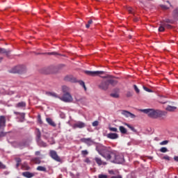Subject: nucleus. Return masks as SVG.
I'll return each instance as SVG.
<instances>
[{"instance_id": "nucleus-20", "label": "nucleus", "mask_w": 178, "mask_h": 178, "mask_svg": "<svg viewBox=\"0 0 178 178\" xmlns=\"http://www.w3.org/2000/svg\"><path fill=\"white\" fill-rule=\"evenodd\" d=\"M46 122L48 123V124L52 126V127H56V124L53 121L52 119L47 118H46Z\"/></svg>"}, {"instance_id": "nucleus-27", "label": "nucleus", "mask_w": 178, "mask_h": 178, "mask_svg": "<svg viewBox=\"0 0 178 178\" xmlns=\"http://www.w3.org/2000/svg\"><path fill=\"white\" fill-rule=\"evenodd\" d=\"M159 31L160 32L165 31V26L163 25V22H161L160 26L159 28Z\"/></svg>"}, {"instance_id": "nucleus-9", "label": "nucleus", "mask_w": 178, "mask_h": 178, "mask_svg": "<svg viewBox=\"0 0 178 178\" xmlns=\"http://www.w3.org/2000/svg\"><path fill=\"white\" fill-rule=\"evenodd\" d=\"M121 113L123 115V116H125V118H131V119H135V118H136V115L128 111L123 110L122 111Z\"/></svg>"}, {"instance_id": "nucleus-14", "label": "nucleus", "mask_w": 178, "mask_h": 178, "mask_svg": "<svg viewBox=\"0 0 178 178\" xmlns=\"http://www.w3.org/2000/svg\"><path fill=\"white\" fill-rule=\"evenodd\" d=\"M64 80L65 81L76 82V79L72 75H67L65 76Z\"/></svg>"}, {"instance_id": "nucleus-64", "label": "nucleus", "mask_w": 178, "mask_h": 178, "mask_svg": "<svg viewBox=\"0 0 178 178\" xmlns=\"http://www.w3.org/2000/svg\"><path fill=\"white\" fill-rule=\"evenodd\" d=\"M134 21H135V22H138V19H134Z\"/></svg>"}, {"instance_id": "nucleus-63", "label": "nucleus", "mask_w": 178, "mask_h": 178, "mask_svg": "<svg viewBox=\"0 0 178 178\" xmlns=\"http://www.w3.org/2000/svg\"><path fill=\"white\" fill-rule=\"evenodd\" d=\"M2 60H3V58H0V63L1 62Z\"/></svg>"}, {"instance_id": "nucleus-59", "label": "nucleus", "mask_w": 178, "mask_h": 178, "mask_svg": "<svg viewBox=\"0 0 178 178\" xmlns=\"http://www.w3.org/2000/svg\"><path fill=\"white\" fill-rule=\"evenodd\" d=\"M131 131H134V132L136 131V129L134 127H131Z\"/></svg>"}, {"instance_id": "nucleus-50", "label": "nucleus", "mask_w": 178, "mask_h": 178, "mask_svg": "<svg viewBox=\"0 0 178 178\" xmlns=\"http://www.w3.org/2000/svg\"><path fill=\"white\" fill-rule=\"evenodd\" d=\"M161 7L164 9V10H168L170 8H168V6H165V5H161Z\"/></svg>"}, {"instance_id": "nucleus-49", "label": "nucleus", "mask_w": 178, "mask_h": 178, "mask_svg": "<svg viewBox=\"0 0 178 178\" xmlns=\"http://www.w3.org/2000/svg\"><path fill=\"white\" fill-rule=\"evenodd\" d=\"M15 161L17 163H21L22 159L20 158H17V159H15Z\"/></svg>"}, {"instance_id": "nucleus-29", "label": "nucleus", "mask_w": 178, "mask_h": 178, "mask_svg": "<svg viewBox=\"0 0 178 178\" xmlns=\"http://www.w3.org/2000/svg\"><path fill=\"white\" fill-rule=\"evenodd\" d=\"M159 152L161 153H167L168 152V149L167 147H163L159 149Z\"/></svg>"}, {"instance_id": "nucleus-54", "label": "nucleus", "mask_w": 178, "mask_h": 178, "mask_svg": "<svg viewBox=\"0 0 178 178\" xmlns=\"http://www.w3.org/2000/svg\"><path fill=\"white\" fill-rule=\"evenodd\" d=\"M47 54H49V55H58V54L54 51V52H49V53H47Z\"/></svg>"}, {"instance_id": "nucleus-21", "label": "nucleus", "mask_w": 178, "mask_h": 178, "mask_svg": "<svg viewBox=\"0 0 178 178\" xmlns=\"http://www.w3.org/2000/svg\"><path fill=\"white\" fill-rule=\"evenodd\" d=\"M26 103L24 102H20L15 104V108H26Z\"/></svg>"}, {"instance_id": "nucleus-42", "label": "nucleus", "mask_w": 178, "mask_h": 178, "mask_svg": "<svg viewBox=\"0 0 178 178\" xmlns=\"http://www.w3.org/2000/svg\"><path fill=\"white\" fill-rule=\"evenodd\" d=\"M163 22V23H170V24H172L173 23V21L170 19H166L165 20H163V22Z\"/></svg>"}, {"instance_id": "nucleus-10", "label": "nucleus", "mask_w": 178, "mask_h": 178, "mask_svg": "<svg viewBox=\"0 0 178 178\" xmlns=\"http://www.w3.org/2000/svg\"><path fill=\"white\" fill-rule=\"evenodd\" d=\"M81 141L83 143H85L86 145H87L88 146H92V145H94V141L90 138H83L81 139Z\"/></svg>"}, {"instance_id": "nucleus-7", "label": "nucleus", "mask_w": 178, "mask_h": 178, "mask_svg": "<svg viewBox=\"0 0 178 178\" xmlns=\"http://www.w3.org/2000/svg\"><path fill=\"white\" fill-rule=\"evenodd\" d=\"M104 73V71H85V74H88V76H95L99 74H103Z\"/></svg>"}, {"instance_id": "nucleus-23", "label": "nucleus", "mask_w": 178, "mask_h": 178, "mask_svg": "<svg viewBox=\"0 0 178 178\" xmlns=\"http://www.w3.org/2000/svg\"><path fill=\"white\" fill-rule=\"evenodd\" d=\"M36 142L38 143V145L40 147H47V144L46 143H44V141H42L41 139H39Z\"/></svg>"}, {"instance_id": "nucleus-24", "label": "nucleus", "mask_w": 178, "mask_h": 178, "mask_svg": "<svg viewBox=\"0 0 178 178\" xmlns=\"http://www.w3.org/2000/svg\"><path fill=\"white\" fill-rule=\"evenodd\" d=\"M70 88L66 86L62 87V91L64 94H70Z\"/></svg>"}, {"instance_id": "nucleus-48", "label": "nucleus", "mask_w": 178, "mask_h": 178, "mask_svg": "<svg viewBox=\"0 0 178 178\" xmlns=\"http://www.w3.org/2000/svg\"><path fill=\"white\" fill-rule=\"evenodd\" d=\"M14 113H15V115H20L21 114V116L22 118H24V116H25V113H20L16 112V111H15Z\"/></svg>"}, {"instance_id": "nucleus-35", "label": "nucleus", "mask_w": 178, "mask_h": 178, "mask_svg": "<svg viewBox=\"0 0 178 178\" xmlns=\"http://www.w3.org/2000/svg\"><path fill=\"white\" fill-rule=\"evenodd\" d=\"M99 121H94L92 123V126L93 127H97V126H99Z\"/></svg>"}, {"instance_id": "nucleus-55", "label": "nucleus", "mask_w": 178, "mask_h": 178, "mask_svg": "<svg viewBox=\"0 0 178 178\" xmlns=\"http://www.w3.org/2000/svg\"><path fill=\"white\" fill-rule=\"evenodd\" d=\"M124 126H127V127H128L129 129H130L132 128V126H131L129 124L124 123Z\"/></svg>"}, {"instance_id": "nucleus-53", "label": "nucleus", "mask_w": 178, "mask_h": 178, "mask_svg": "<svg viewBox=\"0 0 178 178\" xmlns=\"http://www.w3.org/2000/svg\"><path fill=\"white\" fill-rule=\"evenodd\" d=\"M40 154H41V153H40V151H36V152H35V156H40Z\"/></svg>"}, {"instance_id": "nucleus-15", "label": "nucleus", "mask_w": 178, "mask_h": 178, "mask_svg": "<svg viewBox=\"0 0 178 178\" xmlns=\"http://www.w3.org/2000/svg\"><path fill=\"white\" fill-rule=\"evenodd\" d=\"M11 53V51L10 49H6L3 48H0V54H4L7 57L10 56V54Z\"/></svg>"}, {"instance_id": "nucleus-18", "label": "nucleus", "mask_w": 178, "mask_h": 178, "mask_svg": "<svg viewBox=\"0 0 178 178\" xmlns=\"http://www.w3.org/2000/svg\"><path fill=\"white\" fill-rule=\"evenodd\" d=\"M22 176L26 178H32L34 177V174L30 172H22Z\"/></svg>"}, {"instance_id": "nucleus-40", "label": "nucleus", "mask_w": 178, "mask_h": 178, "mask_svg": "<svg viewBox=\"0 0 178 178\" xmlns=\"http://www.w3.org/2000/svg\"><path fill=\"white\" fill-rule=\"evenodd\" d=\"M98 178H108V175L104 174H99L98 175Z\"/></svg>"}, {"instance_id": "nucleus-34", "label": "nucleus", "mask_w": 178, "mask_h": 178, "mask_svg": "<svg viewBox=\"0 0 178 178\" xmlns=\"http://www.w3.org/2000/svg\"><path fill=\"white\" fill-rule=\"evenodd\" d=\"M79 83L80 86H81L84 88V90H86V86L85 85V82L84 81H79Z\"/></svg>"}, {"instance_id": "nucleus-56", "label": "nucleus", "mask_w": 178, "mask_h": 178, "mask_svg": "<svg viewBox=\"0 0 178 178\" xmlns=\"http://www.w3.org/2000/svg\"><path fill=\"white\" fill-rule=\"evenodd\" d=\"M124 126H127V127H128L129 129H130L132 128V126H131L129 124L124 123Z\"/></svg>"}, {"instance_id": "nucleus-46", "label": "nucleus", "mask_w": 178, "mask_h": 178, "mask_svg": "<svg viewBox=\"0 0 178 178\" xmlns=\"http://www.w3.org/2000/svg\"><path fill=\"white\" fill-rule=\"evenodd\" d=\"M84 163H87V164H90L91 163V161L90 160L89 158H86L85 160H84Z\"/></svg>"}, {"instance_id": "nucleus-11", "label": "nucleus", "mask_w": 178, "mask_h": 178, "mask_svg": "<svg viewBox=\"0 0 178 178\" xmlns=\"http://www.w3.org/2000/svg\"><path fill=\"white\" fill-rule=\"evenodd\" d=\"M86 126L83 122H78L73 125V129H83Z\"/></svg>"}, {"instance_id": "nucleus-22", "label": "nucleus", "mask_w": 178, "mask_h": 178, "mask_svg": "<svg viewBox=\"0 0 178 178\" xmlns=\"http://www.w3.org/2000/svg\"><path fill=\"white\" fill-rule=\"evenodd\" d=\"M177 109V107L172 106H168L165 108V111H168V112H175Z\"/></svg>"}, {"instance_id": "nucleus-26", "label": "nucleus", "mask_w": 178, "mask_h": 178, "mask_svg": "<svg viewBox=\"0 0 178 178\" xmlns=\"http://www.w3.org/2000/svg\"><path fill=\"white\" fill-rule=\"evenodd\" d=\"M36 170L39 172H47V168L44 166H38Z\"/></svg>"}, {"instance_id": "nucleus-51", "label": "nucleus", "mask_w": 178, "mask_h": 178, "mask_svg": "<svg viewBox=\"0 0 178 178\" xmlns=\"http://www.w3.org/2000/svg\"><path fill=\"white\" fill-rule=\"evenodd\" d=\"M127 97L128 98H130V97H132V93L131 92H127Z\"/></svg>"}, {"instance_id": "nucleus-52", "label": "nucleus", "mask_w": 178, "mask_h": 178, "mask_svg": "<svg viewBox=\"0 0 178 178\" xmlns=\"http://www.w3.org/2000/svg\"><path fill=\"white\" fill-rule=\"evenodd\" d=\"M127 10L129 13H133V8L131 7L127 8Z\"/></svg>"}, {"instance_id": "nucleus-3", "label": "nucleus", "mask_w": 178, "mask_h": 178, "mask_svg": "<svg viewBox=\"0 0 178 178\" xmlns=\"http://www.w3.org/2000/svg\"><path fill=\"white\" fill-rule=\"evenodd\" d=\"M118 81L115 80L113 78L108 77L106 79L102 80L101 83L98 85V88L102 90L103 91H107L109 88V86L112 87H115Z\"/></svg>"}, {"instance_id": "nucleus-5", "label": "nucleus", "mask_w": 178, "mask_h": 178, "mask_svg": "<svg viewBox=\"0 0 178 178\" xmlns=\"http://www.w3.org/2000/svg\"><path fill=\"white\" fill-rule=\"evenodd\" d=\"M59 99L63 102H72L73 97L70 93H64L62 97H60Z\"/></svg>"}, {"instance_id": "nucleus-43", "label": "nucleus", "mask_w": 178, "mask_h": 178, "mask_svg": "<svg viewBox=\"0 0 178 178\" xmlns=\"http://www.w3.org/2000/svg\"><path fill=\"white\" fill-rule=\"evenodd\" d=\"M7 132H4L3 131H0V137H6Z\"/></svg>"}, {"instance_id": "nucleus-39", "label": "nucleus", "mask_w": 178, "mask_h": 178, "mask_svg": "<svg viewBox=\"0 0 178 178\" xmlns=\"http://www.w3.org/2000/svg\"><path fill=\"white\" fill-rule=\"evenodd\" d=\"M134 88L137 94L140 93V89L138 88L136 85H134Z\"/></svg>"}, {"instance_id": "nucleus-2", "label": "nucleus", "mask_w": 178, "mask_h": 178, "mask_svg": "<svg viewBox=\"0 0 178 178\" xmlns=\"http://www.w3.org/2000/svg\"><path fill=\"white\" fill-rule=\"evenodd\" d=\"M140 112L146 113L149 118H152V119H158V118H162V116H165L166 115L165 111L152 108L141 109Z\"/></svg>"}, {"instance_id": "nucleus-1", "label": "nucleus", "mask_w": 178, "mask_h": 178, "mask_svg": "<svg viewBox=\"0 0 178 178\" xmlns=\"http://www.w3.org/2000/svg\"><path fill=\"white\" fill-rule=\"evenodd\" d=\"M97 152L106 161L111 163L123 164L125 162L124 155L112 149L110 147L100 146L97 148Z\"/></svg>"}, {"instance_id": "nucleus-44", "label": "nucleus", "mask_w": 178, "mask_h": 178, "mask_svg": "<svg viewBox=\"0 0 178 178\" xmlns=\"http://www.w3.org/2000/svg\"><path fill=\"white\" fill-rule=\"evenodd\" d=\"M38 123H40V124H42V118H41V115H38Z\"/></svg>"}, {"instance_id": "nucleus-37", "label": "nucleus", "mask_w": 178, "mask_h": 178, "mask_svg": "<svg viewBox=\"0 0 178 178\" xmlns=\"http://www.w3.org/2000/svg\"><path fill=\"white\" fill-rule=\"evenodd\" d=\"M0 169L1 170H5L6 169V165H4L3 163L0 161Z\"/></svg>"}, {"instance_id": "nucleus-41", "label": "nucleus", "mask_w": 178, "mask_h": 178, "mask_svg": "<svg viewBox=\"0 0 178 178\" xmlns=\"http://www.w3.org/2000/svg\"><path fill=\"white\" fill-rule=\"evenodd\" d=\"M163 25H164V26L165 27V28H167V29H172V25H170V24H166V23H165V22H163Z\"/></svg>"}, {"instance_id": "nucleus-62", "label": "nucleus", "mask_w": 178, "mask_h": 178, "mask_svg": "<svg viewBox=\"0 0 178 178\" xmlns=\"http://www.w3.org/2000/svg\"><path fill=\"white\" fill-rule=\"evenodd\" d=\"M167 3H168L170 4V7L173 8L172 5H171V3H170L169 1H167Z\"/></svg>"}, {"instance_id": "nucleus-19", "label": "nucleus", "mask_w": 178, "mask_h": 178, "mask_svg": "<svg viewBox=\"0 0 178 178\" xmlns=\"http://www.w3.org/2000/svg\"><path fill=\"white\" fill-rule=\"evenodd\" d=\"M31 162L36 165H40L41 163V159L39 157H35L31 159Z\"/></svg>"}, {"instance_id": "nucleus-4", "label": "nucleus", "mask_w": 178, "mask_h": 178, "mask_svg": "<svg viewBox=\"0 0 178 178\" xmlns=\"http://www.w3.org/2000/svg\"><path fill=\"white\" fill-rule=\"evenodd\" d=\"M13 74H24L26 72V67L24 65H17L9 70Z\"/></svg>"}, {"instance_id": "nucleus-30", "label": "nucleus", "mask_w": 178, "mask_h": 178, "mask_svg": "<svg viewBox=\"0 0 178 178\" xmlns=\"http://www.w3.org/2000/svg\"><path fill=\"white\" fill-rule=\"evenodd\" d=\"M169 144V140H163L160 143L161 146H165Z\"/></svg>"}, {"instance_id": "nucleus-6", "label": "nucleus", "mask_w": 178, "mask_h": 178, "mask_svg": "<svg viewBox=\"0 0 178 178\" xmlns=\"http://www.w3.org/2000/svg\"><path fill=\"white\" fill-rule=\"evenodd\" d=\"M49 156L50 157L54 160L56 162L60 163L61 162V159L60 157L58 155L56 151L55 150H50L49 152Z\"/></svg>"}, {"instance_id": "nucleus-12", "label": "nucleus", "mask_w": 178, "mask_h": 178, "mask_svg": "<svg viewBox=\"0 0 178 178\" xmlns=\"http://www.w3.org/2000/svg\"><path fill=\"white\" fill-rule=\"evenodd\" d=\"M106 137L110 140H117V138H119V135L116 133H109L106 135Z\"/></svg>"}, {"instance_id": "nucleus-13", "label": "nucleus", "mask_w": 178, "mask_h": 178, "mask_svg": "<svg viewBox=\"0 0 178 178\" xmlns=\"http://www.w3.org/2000/svg\"><path fill=\"white\" fill-rule=\"evenodd\" d=\"M6 118L3 115L0 116V129H3V127H6Z\"/></svg>"}, {"instance_id": "nucleus-60", "label": "nucleus", "mask_w": 178, "mask_h": 178, "mask_svg": "<svg viewBox=\"0 0 178 178\" xmlns=\"http://www.w3.org/2000/svg\"><path fill=\"white\" fill-rule=\"evenodd\" d=\"M174 160H175V161L178 163V156H175Z\"/></svg>"}, {"instance_id": "nucleus-38", "label": "nucleus", "mask_w": 178, "mask_h": 178, "mask_svg": "<svg viewBox=\"0 0 178 178\" xmlns=\"http://www.w3.org/2000/svg\"><path fill=\"white\" fill-rule=\"evenodd\" d=\"M143 90H145V91H147V92H153V91L151 89L147 88L146 86H143Z\"/></svg>"}, {"instance_id": "nucleus-57", "label": "nucleus", "mask_w": 178, "mask_h": 178, "mask_svg": "<svg viewBox=\"0 0 178 178\" xmlns=\"http://www.w3.org/2000/svg\"><path fill=\"white\" fill-rule=\"evenodd\" d=\"M111 178H122L121 175H118V176H113Z\"/></svg>"}, {"instance_id": "nucleus-16", "label": "nucleus", "mask_w": 178, "mask_h": 178, "mask_svg": "<svg viewBox=\"0 0 178 178\" xmlns=\"http://www.w3.org/2000/svg\"><path fill=\"white\" fill-rule=\"evenodd\" d=\"M35 134L36 136V141H38V140H41L42 134H41V131H40V129H38V128L35 129Z\"/></svg>"}, {"instance_id": "nucleus-47", "label": "nucleus", "mask_w": 178, "mask_h": 178, "mask_svg": "<svg viewBox=\"0 0 178 178\" xmlns=\"http://www.w3.org/2000/svg\"><path fill=\"white\" fill-rule=\"evenodd\" d=\"M163 159L170 161V157L169 156L166 155V156H164L163 157Z\"/></svg>"}, {"instance_id": "nucleus-31", "label": "nucleus", "mask_w": 178, "mask_h": 178, "mask_svg": "<svg viewBox=\"0 0 178 178\" xmlns=\"http://www.w3.org/2000/svg\"><path fill=\"white\" fill-rule=\"evenodd\" d=\"M111 97H112L113 98H119L120 95L118 93H111Z\"/></svg>"}, {"instance_id": "nucleus-28", "label": "nucleus", "mask_w": 178, "mask_h": 178, "mask_svg": "<svg viewBox=\"0 0 178 178\" xmlns=\"http://www.w3.org/2000/svg\"><path fill=\"white\" fill-rule=\"evenodd\" d=\"M108 130L110 131H113L114 133H118V128H115V127H109Z\"/></svg>"}, {"instance_id": "nucleus-58", "label": "nucleus", "mask_w": 178, "mask_h": 178, "mask_svg": "<svg viewBox=\"0 0 178 178\" xmlns=\"http://www.w3.org/2000/svg\"><path fill=\"white\" fill-rule=\"evenodd\" d=\"M108 172L110 175H115V172L113 170H109Z\"/></svg>"}, {"instance_id": "nucleus-33", "label": "nucleus", "mask_w": 178, "mask_h": 178, "mask_svg": "<svg viewBox=\"0 0 178 178\" xmlns=\"http://www.w3.org/2000/svg\"><path fill=\"white\" fill-rule=\"evenodd\" d=\"M19 146L20 147H27L28 146V143H27L26 141H23V142L19 143Z\"/></svg>"}, {"instance_id": "nucleus-45", "label": "nucleus", "mask_w": 178, "mask_h": 178, "mask_svg": "<svg viewBox=\"0 0 178 178\" xmlns=\"http://www.w3.org/2000/svg\"><path fill=\"white\" fill-rule=\"evenodd\" d=\"M173 14L175 17H178V8L173 11Z\"/></svg>"}, {"instance_id": "nucleus-32", "label": "nucleus", "mask_w": 178, "mask_h": 178, "mask_svg": "<svg viewBox=\"0 0 178 178\" xmlns=\"http://www.w3.org/2000/svg\"><path fill=\"white\" fill-rule=\"evenodd\" d=\"M92 23H93V21H92V20H91V19L88 20V24H86V27L87 29H89L90 26V24H92Z\"/></svg>"}, {"instance_id": "nucleus-36", "label": "nucleus", "mask_w": 178, "mask_h": 178, "mask_svg": "<svg viewBox=\"0 0 178 178\" xmlns=\"http://www.w3.org/2000/svg\"><path fill=\"white\" fill-rule=\"evenodd\" d=\"M89 154L88 150H82L81 151V155L82 156H88Z\"/></svg>"}, {"instance_id": "nucleus-8", "label": "nucleus", "mask_w": 178, "mask_h": 178, "mask_svg": "<svg viewBox=\"0 0 178 178\" xmlns=\"http://www.w3.org/2000/svg\"><path fill=\"white\" fill-rule=\"evenodd\" d=\"M94 161H95V163L97 164L98 166H102V165H107V162L104 161L101 157L99 156H95L94 159Z\"/></svg>"}, {"instance_id": "nucleus-61", "label": "nucleus", "mask_w": 178, "mask_h": 178, "mask_svg": "<svg viewBox=\"0 0 178 178\" xmlns=\"http://www.w3.org/2000/svg\"><path fill=\"white\" fill-rule=\"evenodd\" d=\"M19 165H20V163H16V167H17V168H19Z\"/></svg>"}, {"instance_id": "nucleus-17", "label": "nucleus", "mask_w": 178, "mask_h": 178, "mask_svg": "<svg viewBox=\"0 0 178 178\" xmlns=\"http://www.w3.org/2000/svg\"><path fill=\"white\" fill-rule=\"evenodd\" d=\"M46 95H48V97H53L54 98H58V99L60 98L56 93L52 92H46Z\"/></svg>"}, {"instance_id": "nucleus-25", "label": "nucleus", "mask_w": 178, "mask_h": 178, "mask_svg": "<svg viewBox=\"0 0 178 178\" xmlns=\"http://www.w3.org/2000/svg\"><path fill=\"white\" fill-rule=\"evenodd\" d=\"M119 130H120V131L122 134H127V129L123 126H120L119 127Z\"/></svg>"}]
</instances>
